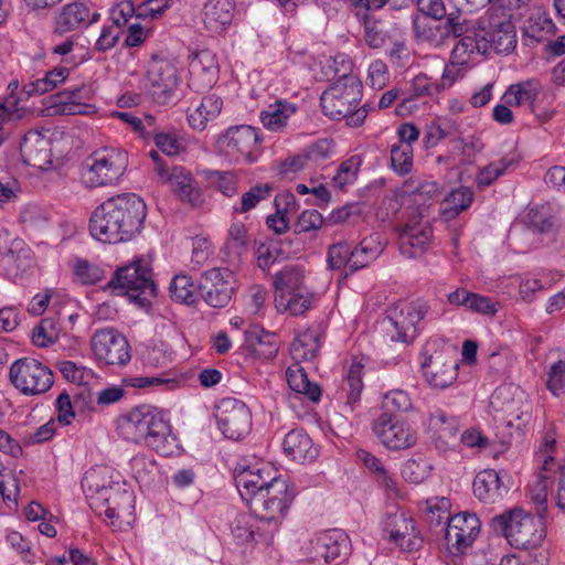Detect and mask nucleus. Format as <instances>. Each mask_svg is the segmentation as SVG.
Segmentation results:
<instances>
[{"label":"nucleus","mask_w":565,"mask_h":565,"mask_svg":"<svg viewBox=\"0 0 565 565\" xmlns=\"http://www.w3.org/2000/svg\"><path fill=\"white\" fill-rule=\"evenodd\" d=\"M82 488L90 509L98 515H105L110 525L122 529L131 524L135 495L113 468L97 466L87 470Z\"/></svg>","instance_id":"1"},{"label":"nucleus","mask_w":565,"mask_h":565,"mask_svg":"<svg viewBox=\"0 0 565 565\" xmlns=\"http://www.w3.org/2000/svg\"><path fill=\"white\" fill-rule=\"evenodd\" d=\"M147 207L136 194H121L108 199L92 214L90 234L103 243L128 242L140 233Z\"/></svg>","instance_id":"2"},{"label":"nucleus","mask_w":565,"mask_h":565,"mask_svg":"<svg viewBox=\"0 0 565 565\" xmlns=\"http://www.w3.org/2000/svg\"><path fill=\"white\" fill-rule=\"evenodd\" d=\"M120 428L126 439L142 444L163 456H169L175 445V437L164 415L149 406L132 409L121 422Z\"/></svg>","instance_id":"3"},{"label":"nucleus","mask_w":565,"mask_h":565,"mask_svg":"<svg viewBox=\"0 0 565 565\" xmlns=\"http://www.w3.org/2000/svg\"><path fill=\"white\" fill-rule=\"evenodd\" d=\"M362 99V83L353 74H344L326 89L320 103L326 116L331 119H345L347 125L360 127L366 116L365 106L358 107Z\"/></svg>","instance_id":"4"},{"label":"nucleus","mask_w":565,"mask_h":565,"mask_svg":"<svg viewBox=\"0 0 565 565\" xmlns=\"http://www.w3.org/2000/svg\"><path fill=\"white\" fill-rule=\"evenodd\" d=\"M543 519L544 515L534 516L522 509H514L494 516L490 525L494 533L504 535L515 548L529 550L541 545L546 535Z\"/></svg>","instance_id":"5"},{"label":"nucleus","mask_w":565,"mask_h":565,"mask_svg":"<svg viewBox=\"0 0 565 565\" xmlns=\"http://www.w3.org/2000/svg\"><path fill=\"white\" fill-rule=\"evenodd\" d=\"M128 166L124 150L104 148L85 159L81 170L82 182L87 188L107 186L116 183Z\"/></svg>","instance_id":"6"},{"label":"nucleus","mask_w":565,"mask_h":565,"mask_svg":"<svg viewBox=\"0 0 565 565\" xmlns=\"http://www.w3.org/2000/svg\"><path fill=\"white\" fill-rule=\"evenodd\" d=\"M108 286L121 290L140 307L147 306L157 290L152 270L146 259H137L118 268Z\"/></svg>","instance_id":"7"},{"label":"nucleus","mask_w":565,"mask_h":565,"mask_svg":"<svg viewBox=\"0 0 565 565\" xmlns=\"http://www.w3.org/2000/svg\"><path fill=\"white\" fill-rule=\"evenodd\" d=\"M478 30L487 53L493 50L498 54H508L516 45V31L511 15L503 7H491L478 20Z\"/></svg>","instance_id":"8"},{"label":"nucleus","mask_w":565,"mask_h":565,"mask_svg":"<svg viewBox=\"0 0 565 565\" xmlns=\"http://www.w3.org/2000/svg\"><path fill=\"white\" fill-rule=\"evenodd\" d=\"M429 306L425 300L398 301L387 310V320L392 330H387L396 342L411 343L417 334V324L428 315Z\"/></svg>","instance_id":"9"},{"label":"nucleus","mask_w":565,"mask_h":565,"mask_svg":"<svg viewBox=\"0 0 565 565\" xmlns=\"http://www.w3.org/2000/svg\"><path fill=\"white\" fill-rule=\"evenodd\" d=\"M294 498V490L289 488L286 479H281L267 487L266 491L264 490L256 495H252L247 504L259 520L277 523L284 518Z\"/></svg>","instance_id":"10"},{"label":"nucleus","mask_w":565,"mask_h":565,"mask_svg":"<svg viewBox=\"0 0 565 565\" xmlns=\"http://www.w3.org/2000/svg\"><path fill=\"white\" fill-rule=\"evenodd\" d=\"M12 384L25 395H39L53 385V373L34 359H21L10 367Z\"/></svg>","instance_id":"11"},{"label":"nucleus","mask_w":565,"mask_h":565,"mask_svg":"<svg viewBox=\"0 0 565 565\" xmlns=\"http://www.w3.org/2000/svg\"><path fill=\"white\" fill-rule=\"evenodd\" d=\"M95 359L106 365H126L130 359V345L124 334L113 328L96 330L90 338Z\"/></svg>","instance_id":"12"},{"label":"nucleus","mask_w":565,"mask_h":565,"mask_svg":"<svg viewBox=\"0 0 565 565\" xmlns=\"http://www.w3.org/2000/svg\"><path fill=\"white\" fill-rule=\"evenodd\" d=\"M373 433L381 444L391 450H404L413 447L418 439L417 431L412 426L383 413L373 423Z\"/></svg>","instance_id":"13"},{"label":"nucleus","mask_w":565,"mask_h":565,"mask_svg":"<svg viewBox=\"0 0 565 565\" xmlns=\"http://www.w3.org/2000/svg\"><path fill=\"white\" fill-rule=\"evenodd\" d=\"M147 82L153 100L161 105L167 104L179 84L174 63L164 57L153 56L148 64Z\"/></svg>","instance_id":"14"},{"label":"nucleus","mask_w":565,"mask_h":565,"mask_svg":"<svg viewBox=\"0 0 565 565\" xmlns=\"http://www.w3.org/2000/svg\"><path fill=\"white\" fill-rule=\"evenodd\" d=\"M235 291V277L228 268L214 267L202 274L200 292L203 300L213 308L226 307Z\"/></svg>","instance_id":"15"},{"label":"nucleus","mask_w":565,"mask_h":565,"mask_svg":"<svg viewBox=\"0 0 565 565\" xmlns=\"http://www.w3.org/2000/svg\"><path fill=\"white\" fill-rule=\"evenodd\" d=\"M217 426L228 439H239L248 434L252 415L248 407L236 398H224L216 409Z\"/></svg>","instance_id":"16"},{"label":"nucleus","mask_w":565,"mask_h":565,"mask_svg":"<svg viewBox=\"0 0 565 565\" xmlns=\"http://www.w3.org/2000/svg\"><path fill=\"white\" fill-rule=\"evenodd\" d=\"M256 128L248 125L230 127L217 139L220 151L233 160L245 159L252 161V154L259 143Z\"/></svg>","instance_id":"17"},{"label":"nucleus","mask_w":565,"mask_h":565,"mask_svg":"<svg viewBox=\"0 0 565 565\" xmlns=\"http://www.w3.org/2000/svg\"><path fill=\"white\" fill-rule=\"evenodd\" d=\"M480 531V521L473 513H458L450 516L445 527V541L448 548L455 553H462L468 548Z\"/></svg>","instance_id":"18"},{"label":"nucleus","mask_w":565,"mask_h":565,"mask_svg":"<svg viewBox=\"0 0 565 565\" xmlns=\"http://www.w3.org/2000/svg\"><path fill=\"white\" fill-rule=\"evenodd\" d=\"M281 479L274 476L273 469L265 462L255 463L252 467L238 466L235 468L236 488L246 502L252 499V495L266 491L267 487Z\"/></svg>","instance_id":"19"},{"label":"nucleus","mask_w":565,"mask_h":565,"mask_svg":"<svg viewBox=\"0 0 565 565\" xmlns=\"http://www.w3.org/2000/svg\"><path fill=\"white\" fill-rule=\"evenodd\" d=\"M309 559L313 563H328L350 552L349 536L341 530H331L319 534L309 544Z\"/></svg>","instance_id":"20"},{"label":"nucleus","mask_w":565,"mask_h":565,"mask_svg":"<svg viewBox=\"0 0 565 565\" xmlns=\"http://www.w3.org/2000/svg\"><path fill=\"white\" fill-rule=\"evenodd\" d=\"M433 228L428 221L412 217L399 234V252L407 258L422 256L429 247Z\"/></svg>","instance_id":"21"},{"label":"nucleus","mask_w":565,"mask_h":565,"mask_svg":"<svg viewBox=\"0 0 565 565\" xmlns=\"http://www.w3.org/2000/svg\"><path fill=\"white\" fill-rule=\"evenodd\" d=\"M555 445V437L552 434L546 433L536 456L542 462L544 477L552 478V481L557 483L556 505L559 510L565 512V462L558 463L553 457Z\"/></svg>","instance_id":"22"},{"label":"nucleus","mask_w":565,"mask_h":565,"mask_svg":"<svg viewBox=\"0 0 565 565\" xmlns=\"http://www.w3.org/2000/svg\"><path fill=\"white\" fill-rule=\"evenodd\" d=\"M418 11L435 20L444 19L446 36L459 38L468 30L467 19L460 11L446 13L443 0H415Z\"/></svg>","instance_id":"23"},{"label":"nucleus","mask_w":565,"mask_h":565,"mask_svg":"<svg viewBox=\"0 0 565 565\" xmlns=\"http://www.w3.org/2000/svg\"><path fill=\"white\" fill-rule=\"evenodd\" d=\"M189 85L194 90H204L217 79L218 65L215 54L209 50L198 52L190 61Z\"/></svg>","instance_id":"24"},{"label":"nucleus","mask_w":565,"mask_h":565,"mask_svg":"<svg viewBox=\"0 0 565 565\" xmlns=\"http://www.w3.org/2000/svg\"><path fill=\"white\" fill-rule=\"evenodd\" d=\"M162 183L171 186L175 195L191 206L203 203V195L192 174L181 166L172 167L161 179Z\"/></svg>","instance_id":"25"},{"label":"nucleus","mask_w":565,"mask_h":565,"mask_svg":"<svg viewBox=\"0 0 565 565\" xmlns=\"http://www.w3.org/2000/svg\"><path fill=\"white\" fill-rule=\"evenodd\" d=\"M422 367L427 383L436 388H446L457 379L458 364L445 354L430 355Z\"/></svg>","instance_id":"26"},{"label":"nucleus","mask_w":565,"mask_h":565,"mask_svg":"<svg viewBox=\"0 0 565 565\" xmlns=\"http://www.w3.org/2000/svg\"><path fill=\"white\" fill-rule=\"evenodd\" d=\"M387 526L390 540L402 551L412 552L418 550L422 539L417 535L413 519L406 518L403 513H395L388 518Z\"/></svg>","instance_id":"27"},{"label":"nucleus","mask_w":565,"mask_h":565,"mask_svg":"<svg viewBox=\"0 0 565 565\" xmlns=\"http://www.w3.org/2000/svg\"><path fill=\"white\" fill-rule=\"evenodd\" d=\"M508 492V486L493 469L480 471L473 480L475 495L486 503H493Z\"/></svg>","instance_id":"28"},{"label":"nucleus","mask_w":565,"mask_h":565,"mask_svg":"<svg viewBox=\"0 0 565 565\" xmlns=\"http://www.w3.org/2000/svg\"><path fill=\"white\" fill-rule=\"evenodd\" d=\"M282 449L287 457L299 463L309 462L318 455L311 438L302 429L290 430L284 438Z\"/></svg>","instance_id":"29"},{"label":"nucleus","mask_w":565,"mask_h":565,"mask_svg":"<svg viewBox=\"0 0 565 565\" xmlns=\"http://www.w3.org/2000/svg\"><path fill=\"white\" fill-rule=\"evenodd\" d=\"M20 152L23 162L28 166L43 169L51 163L49 141L38 132H30L24 136Z\"/></svg>","instance_id":"30"},{"label":"nucleus","mask_w":565,"mask_h":565,"mask_svg":"<svg viewBox=\"0 0 565 565\" xmlns=\"http://www.w3.org/2000/svg\"><path fill=\"white\" fill-rule=\"evenodd\" d=\"M385 244L379 233L363 238L355 248H352L350 273H355L374 262L383 253Z\"/></svg>","instance_id":"31"},{"label":"nucleus","mask_w":565,"mask_h":565,"mask_svg":"<svg viewBox=\"0 0 565 565\" xmlns=\"http://www.w3.org/2000/svg\"><path fill=\"white\" fill-rule=\"evenodd\" d=\"M99 14H90L89 9L84 3H71L63 8L56 18V30L61 33L70 32L81 26L89 25L96 21Z\"/></svg>","instance_id":"32"},{"label":"nucleus","mask_w":565,"mask_h":565,"mask_svg":"<svg viewBox=\"0 0 565 565\" xmlns=\"http://www.w3.org/2000/svg\"><path fill=\"white\" fill-rule=\"evenodd\" d=\"M222 107L223 100L218 96L206 95L200 104L188 109V122L194 130H204L207 122L220 115Z\"/></svg>","instance_id":"33"},{"label":"nucleus","mask_w":565,"mask_h":565,"mask_svg":"<svg viewBox=\"0 0 565 565\" xmlns=\"http://www.w3.org/2000/svg\"><path fill=\"white\" fill-rule=\"evenodd\" d=\"M245 345L249 352L260 359H273L278 353V341L274 333L252 328L244 333Z\"/></svg>","instance_id":"34"},{"label":"nucleus","mask_w":565,"mask_h":565,"mask_svg":"<svg viewBox=\"0 0 565 565\" xmlns=\"http://www.w3.org/2000/svg\"><path fill=\"white\" fill-rule=\"evenodd\" d=\"M330 152V143L327 140H321L313 146L309 147L305 153L286 159L280 163V174L288 175L289 173H297L307 168L309 162H319L328 157Z\"/></svg>","instance_id":"35"},{"label":"nucleus","mask_w":565,"mask_h":565,"mask_svg":"<svg viewBox=\"0 0 565 565\" xmlns=\"http://www.w3.org/2000/svg\"><path fill=\"white\" fill-rule=\"evenodd\" d=\"M364 364L353 360L342 383L340 398H345V406L352 412L360 402L363 390L362 374Z\"/></svg>","instance_id":"36"},{"label":"nucleus","mask_w":565,"mask_h":565,"mask_svg":"<svg viewBox=\"0 0 565 565\" xmlns=\"http://www.w3.org/2000/svg\"><path fill=\"white\" fill-rule=\"evenodd\" d=\"M541 90V85L536 79H527L508 87L502 96L503 103L510 106H527L533 109L535 99Z\"/></svg>","instance_id":"37"},{"label":"nucleus","mask_w":565,"mask_h":565,"mask_svg":"<svg viewBox=\"0 0 565 565\" xmlns=\"http://www.w3.org/2000/svg\"><path fill=\"white\" fill-rule=\"evenodd\" d=\"M286 380L289 387L296 393L306 396L311 402H318L321 390L318 384L311 383L299 362H295L286 370Z\"/></svg>","instance_id":"38"},{"label":"nucleus","mask_w":565,"mask_h":565,"mask_svg":"<svg viewBox=\"0 0 565 565\" xmlns=\"http://www.w3.org/2000/svg\"><path fill=\"white\" fill-rule=\"evenodd\" d=\"M232 0H209L204 6V23L211 31L222 30L233 18Z\"/></svg>","instance_id":"39"},{"label":"nucleus","mask_w":565,"mask_h":565,"mask_svg":"<svg viewBox=\"0 0 565 565\" xmlns=\"http://www.w3.org/2000/svg\"><path fill=\"white\" fill-rule=\"evenodd\" d=\"M296 113V106L285 100H276L260 113V121L271 131H281Z\"/></svg>","instance_id":"40"},{"label":"nucleus","mask_w":565,"mask_h":565,"mask_svg":"<svg viewBox=\"0 0 565 565\" xmlns=\"http://www.w3.org/2000/svg\"><path fill=\"white\" fill-rule=\"evenodd\" d=\"M276 294H288L290 291L306 292L305 270L300 265H286L274 277Z\"/></svg>","instance_id":"41"},{"label":"nucleus","mask_w":565,"mask_h":565,"mask_svg":"<svg viewBox=\"0 0 565 565\" xmlns=\"http://www.w3.org/2000/svg\"><path fill=\"white\" fill-rule=\"evenodd\" d=\"M427 425L428 429L436 436V439L445 445L455 440L459 428L457 418L448 416L441 409H436L429 415Z\"/></svg>","instance_id":"42"},{"label":"nucleus","mask_w":565,"mask_h":565,"mask_svg":"<svg viewBox=\"0 0 565 565\" xmlns=\"http://www.w3.org/2000/svg\"><path fill=\"white\" fill-rule=\"evenodd\" d=\"M473 53L487 54V44L482 42L478 26L472 34L465 35L458 41L451 51L450 58L457 64L467 65Z\"/></svg>","instance_id":"43"},{"label":"nucleus","mask_w":565,"mask_h":565,"mask_svg":"<svg viewBox=\"0 0 565 565\" xmlns=\"http://www.w3.org/2000/svg\"><path fill=\"white\" fill-rule=\"evenodd\" d=\"M311 300L312 294L309 289H306V292L295 290L288 294H276L275 305L280 312H289L291 316H299L310 308Z\"/></svg>","instance_id":"44"},{"label":"nucleus","mask_w":565,"mask_h":565,"mask_svg":"<svg viewBox=\"0 0 565 565\" xmlns=\"http://www.w3.org/2000/svg\"><path fill=\"white\" fill-rule=\"evenodd\" d=\"M320 349L319 334L316 330L301 332L291 343L290 354L295 362L312 360Z\"/></svg>","instance_id":"45"},{"label":"nucleus","mask_w":565,"mask_h":565,"mask_svg":"<svg viewBox=\"0 0 565 565\" xmlns=\"http://www.w3.org/2000/svg\"><path fill=\"white\" fill-rule=\"evenodd\" d=\"M472 201L473 193L469 188L460 186L452 190L444 200L440 215L445 221L454 220L462 211L467 210Z\"/></svg>","instance_id":"46"},{"label":"nucleus","mask_w":565,"mask_h":565,"mask_svg":"<svg viewBox=\"0 0 565 565\" xmlns=\"http://www.w3.org/2000/svg\"><path fill=\"white\" fill-rule=\"evenodd\" d=\"M0 250L7 264H15L22 267V260L30 258V249L23 239L11 237L8 231L0 234Z\"/></svg>","instance_id":"47"},{"label":"nucleus","mask_w":565,"mask_h":565,"mask_svg":"<svg viewBox=\"0 0 565 565\" xmlns=\"http://www.w3.org/2000/svg\"><path fill=\"white\" fill-rule=\"evenodd\" d=\"M53 106L57 107L56 113L62 115H75L85 113L86 105L82 103L84 99L83 88H67L52 96Z\"/></svg>","instance_id":"48"},{"label":"nucleus","mask_w":565,"mask_h":565,"mask_svg":"<svg viewBox=\"0 0 565 565\" xmlns=\"http://www.w3.org/2000/svg\"><path fill=\"white\" fill-rule=\"evenodd\" d=\"M68 74V68L55 67L47 72L43 78H38L25 84L22 88V93L26 96L47 93L54 89L58 84L64 83Z\"/></svg>","instance_id":"49"},{"label":"nucleus","mask_w":565,"mask_h":565,"mask_svg":"<svg viewBox=\"0 0 565 565\" xmlns=\"http://www.w3.org/2000/svg\"><path fill=\"white\" fill-rule=\"evenodd\" d=\"M449 507L447 498H434L426 501L424 515L431 530L440 527V531L445 532L444 524L447 525L450 519Z\"/></svg>","instance_id":"50"},{"label":"nucleus","mask_w":565,"mask_h":565,"mask_svg":"<svg viewBox=\"0 0 565 565\" xmlns=\"http://www.w3.org/2000/svg\"><path fill=\"white\" fill-rule=\"evenodd\" d=\"M356 457L367 469L374 473L377 483L382 488L391 492L397 491L395 480L392 478L379 458L364 449L358 450Z\"/></svg>","instance_id":"51"},{"label":"nucleus","mask_w":565,"mask_h":565,"mask_svg":"<svg viewBox=\"0 0 565 565\" xmlns=\"http://www.w3.org/2000/svg\"><path fill=\"white\" fill-rule=\"evenodd\" d=\"M247 246L246 226L239 222L233 223L228 228L227 238L224 243L225 254L233 259H238L247 250Z\"/></svg>","instance_id":"52"},{"label":"nucleus","mask_w":565,"mask_h":565,"mask_svg":"<svg viewBox=\"0 0 565 565\" xmlns=\"http://www.w3.org/2000/svg\"><path fill=\"white\" fill-rule=\"evenodd\" d=\"M60 331L61 329L54 318H44L34 328L32 333V341L36 347H49L58 339Z\"/></svg>","instance_id":"53"},{"label":"nucleus","mask_w":565,"mask_h":565,"mask_svg":"<svg viewBox=\"0 0 565 565\" xmlns=\"http://www.w3.org/2000/svg\"><path fill=\"white\" fill-rule=\"evenodd\" d=\"M413 147L408 143L393 145L391 167L399 175L408 174L413 169Z\"/></svg>","instance_id":"54"},{"label":"nucleus","mask_w":565,"mask_h":565,"mask_svg":"<svg viewBox=\"0 0 565 565\" xmlns=\"http://www.w3.org/2000/svg\"><path fill=\"white\" fill-rule=\"evenodd\" d=\"M361 163L360 156H352L343 161L332 178L333 186L343 190L347 185L352 184L356 180Z\"/></svg>","instance_id":"55"},{"label":"nucleus","mask_w":565,"mask_h":565,"mask_svg":"<svg viewBox=\"0 0 565 565\" xmlns=\"http://www.w3.org/2000/svg\"><path fill=\"white\" fill-rule=\"evenodd\" d=\"M169 289L171 298L181 303L191 305L195 301V286L191 277L186 275H177Z\"/></svg>","instance_id":"56"},{"label":"nucleus","mask_w":565,"mask_h":565,"mask_svg":"<svg viewBox=\"0 0 565 565\" xmlns=\"http://www.w3.org/2000/svg\"><path fill=\"white\" fill-rule=\"evenodd\" d=\"M352 248L345 242L332 244L328 250V265L331 269H344L345 275L350 273Z\"/></svg>","instance_id":"57"},{"label":"nucleus","mask_w":565,"mask_h":565,"mask_svg":"<svg viewBox=\"0 0 565 565\" xmlns=\"http://www.w3.org/2000/svg\"><path fill=\"white\" fill-rule=\"evenodd\" d=\"M431 465L425 458L409 459L402 468L403 478L411 483L418 484L428 478Z\"/></svg>","instance_id":"58"},{"label":"nucleus","mask_w":565,"mask_h":565,"mask_svg":"<svg viewBox=\"0 0 565 565\" xmlns=\"http://www.w3.org/2000/svg\"><path fill=\"white\" fill-rule=\"evenodd\" d=\"M548 480H552V478H545L541 468L540 477L529 487V497L536 505V514L545 515L547 511Z\"/></svg>","instance_id":"59"},{"label":"nucleus","mask_w":565,"mask_h":565,"mask_svg":"<svg viewBox=\"0 0 565 565\" xmlns=\"http://www.w3.org/2000/svg\"><path fill=\"white\" fill-rule=\"evenodd\" d=\"M273 186L268 183L257 184L242 195L239 207H235L236 212L246 213L254 209L260 201L270 196Z\"/></svg>","instance_id":"60"},{"label":"nucleus","mask_w":565,"mask_h":565,"mask_svg":"<svg viewBox=\"0 0 565 565\" xmlns=\"http://www.w3.org/2000/svg\"><path fill=\"white\" fill-rule=\"evenodd\" d=\"M383 404L387 411L395 412H407L413 406L408 393L399 388L385 393L383 397Z\"/></svg>","instance_id":"61"},{"label":"nucleus","mask_w":565,"mask_h":565,"mask_svg":"<svg viewBox=\"0 0 565 565\" xmlns=\"http://www.w3.org/2000/svg\"><path fill=\"white\" fill-rule=\"evenodd\" d=\"M324 220L317 210H306L299 216L295 224V233L316 232L321 228Z\"/></svg>","instance_id":"62"},{"label":"nucleus","mask_w":565,"mask_h":565,"mask_svg":"<svg viewBox=\"0 0 565 565\" xmlns=\"http://www.w3.org/2000/svg\"><path fill=\"white\" fill-rule=\"evenodd\" d=\"M74 274L83 284H96L104 278L103 269L84 259L75 262Z\"/></svg>","instance_id":"63"},{"label":"nucleus","mask_w":565,"mask_h":565,"mask_svg":"<svg viewBox=\"0 0 565 565\" xmlns=\"http://www.w3.org/2000/svg\"><path fill=\"white\" fill-rule=\"evenodd\" d=\"M232 533L238 543H248L255 540L258 534L254 529V521L246 515H241L235 519Z\"/></svg>","instance_id":"64"}]
</instances>
